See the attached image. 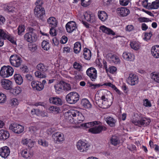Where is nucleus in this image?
I'll list each match as a JSON object with an SVG mask.
<instances>
[{
  "mask_svg": "<svg viewBox=\"0 0 159 159\" xmlns=\"http://www.w3.org/2000/svg\"><path fill=\"white\" fill-rule=\"evenodd\" d=\"M95 100L96 103L100 107L105 109L108 108L112 105L113 97L110 91L103 89L97 92Z\"/></svg>",
  "mask_w": 159,
  "mask_h": 159,
  "instance_id": "f257e3e1",
  "label": "nucleus"
},
{
  "mask_svg": "<svg viewBox=\"0 0 159 159\" xmlns=\"http://www.w3.org/2000/svg\"><path fill=\"white\" fill-rule=\"evenodd\" d=\"M69 116L68 120L71 123H80L83 121L84 118L82 114L75 110L69 111Z\"/></svg>",
  "mask_w": 159,
  "mask_h": 159,
  "instance_id": "f03ea898",
  "label": "nucleus"
},
{
  "mask_svg": "<svg viewBox=\"0 0 159 159\" xmlns=\"http://www.w3.org/2000/svg\"><path fill=\"white\" fill-rule=\"evenodd\" d=\"M38 71L34 73L35 76L39 78H44L46 77V75L43 74L47 71L48 67L43 63H40L36 66Z\"/></svg>",
  "mask_w": 159,
  "mask_h": 159,
  "instance_id": "7ed1b4c3",
  "label": "nucleus"
},
{
  "mask_svg": "<svg viewBox=\"0 0 159 159\" xmlns=\"http://www.w3.org/2000/svg\"><path fill=\"white\" fill-rule=\"evenodd\" d=\"M29 32L26 33L24 37L25 40L27 42L32 43L35 42L37 39V35L36 34V30L33 28H29Z\"/></svg>",
  "mask_w": 159,
  "mask_h": 159,
  "instance_id": "20e7f679",
  "label": "nucleus"
},
{
  "mask_svg": "<svg viewBox=\"0 0 159 159\" xmlns=\"http://www.w3.org/2000/svg\"><path fill=\"white\" fill-rule=\"evenodd\" d=\"M76 146L78 150L80 152H85L89 149L90 145L87 141L80 140L77 142Z\"/></svg>",
  "mask_w": 159,
  "mask_h": 159,
  "instance_id": "39448f33",
  "label": "nucleus"
},
{
  "mask_svg": "<svg viewBox=\"0 0 159 159\" xmlns=\"http://www.w3.org/2000/svg\"><path fill=\"white\" fill-rule=\"evenodd\" d=\"M14 70L10 66H4L0 70V75L3 78H7L11 76Z\"/></svg>",
  "mask_w": 159,
  "mask_h": 159,
  "instance_id": "423d86ee",
  "label": "nucleus"
},
{
  "mask_svg": "<svg viewBox=\"0 0 159 159\" xmlns=\"http://www.w3.org/2000/svg\"><path fill=\"white\" fill-rule=\"evenodd\" d=\"M9 60L11 65L16 67H20L23 61L20 57L16 54L11 55L10 57Z\"/></svg>",
  "mask_w": 159,
  "mask_h": 159,
  "instance_id": "0eeeda50",
  "label": "nucleus"
},
{
  "mask_svg": "<svg viewBox=\"0 0 159 159\" xmlns=\"http://www.w3.org/2000/svg\"><path fill=\"white\" fill-rule=\"evenodd\" d=\"M67 102L71 104H75L79 99V95L76 92H72L68 93L66 97Z\"/></svg>",
  "mask_w": 159,
  "mask_h": 159,
  "instance_id": "6e6552de",
  "label": "nucleus"
},
{
  "mask_svg": "<svg viewBox=\"0 0 159 159\" xmlns=\"http://www.w3.org/2000/svg\"><path fill=\"white\" fill-rule=\"evenodd\" d=\"M150 122L149 119L146 117H143L140 120H133L132 121L135 125L140 127L146 126L149 124Z\"/></svg>",
  "mask_w": 159,
  "mask_h": 159,
  "instance_id": "1a4fd4ad",
  "label": "nucleus"
},
{
  "mask_svg": "<svg viewBox=\"0 0 159 159\" xmlns=\"http://www.w3.org/2000/svg\"><path fill=\"white\" fill-rule=\"evenodd\" d=\"M127 82L129 84L134 86L138 83L139 78L136 75L133 73H130L127 79Z\"/></svg>",
  "mask_w": 159,
  "mask_h": 159,
  "instance_id": "9d476101",
  "label": "nucleus"
},
{
  "mask_svg": "<svg viewBox=\"0 0 159 159\" xmlns=\"http://www.w3.org/2000/svg\"><path fill=\"white\" fill-rule=\"evenodd\" d=\"M52 139L56 143H61L65 140L64 134L60 132H56L52 136Z\"/></svg>",
  "mask_w": 159,
  "mask_h": 159,
  "instance_id": "9b49d317",
  "label": "nucleus"
},
{
  "mask_svg": "<svg viewBox=\"0 0 159 159\" xmlns=\"http://www.w3.org/2000/svg\"><path fill=\"white\" fill-rule=\"evenodd\" d=\"M9 128L10 130L17 134L21 133L24 130L23 126L16 123L11 124L9 126Z\"/></svg>",
  "mask_w": 159,
  "mask_h": 159,
  "instance_id": "f8f14e48",
  "label": "nucleus"
},
{
  "mask_svg": "<svg viewBox=\"0 0 159 159\" xmlns=\"http://www.w3.org/2000/svg\"><path fill=\"white\" fill-rule=\"evenodd\" d=\"M87 75L92 81H94L97 78V71L93 67L89 68L86 71Z\"/></svg>",
  "mask_w": 159,
  "mask_h": 159,
  "instance_id": "ddd939ff",
  "label": "nucleus"
},
{
  "mask_svg": "<svg viewBox=\"0 0 159 159\" xmlns=\"http://www.w3.org/2000/svg\"><path fill=\"white\" fill-rule=\"evenodd\" d=\"M99 124H98V125ZM97 126L89 128V131L93 134H98L101 133L102 131H105L106 129V128L102 125H97Z\"/></svg>",
  "mask_w": 159,
  "mask_h": 159,
  "instance_id": "4468645a",
  "label": "nucleus"
},
{
  "mask_svg": "<svg viewBox=\"0 0 159 159\" xmlns=\"http://www.w3.org/2000/svg\"><path fill=\"white\" fill-rule=\"evenodd\" d=\"M66 28L67 32L72 33L77 29V27L75 21H70L66 24Z\"/></svg>",
  "mask_w": 159,
  "mask_h": 159,
  "instance_id": "2eb2a0df",
  "label": "nucleus"
},
{
  "mask_svg": "<svg viewBox=\"0 0 159 159\" xmlns=\"http://www.w3.org/2000/svg\"><path fill=\"white\" fill-rule=\"evenodd\" d=\"M83 17L84 20L90 23H93L95 20L94 14L89 11L84 12L83 14Z\"/></svg>",
  "mask_w": 159,
  "mask_h": 159,
  "instance_id": "dca6fc26",
  "label": "nucleus"
},
{
  "mask_svg": "<svg viewBox=\"0 0 159 159\" xmlns=\"http://www.w3.org/2000/svg\"><path fill=\"white\" fill-rule=\"evenodd\" d=\"M31 85L34 90L38 91L42 90L44 88V86L41 83L38 81H32Z\"/></svg>",
  "mask_w": 159,
  "mask_h": 159,
  "instance_id": "f3484780",
  "label": "nucleus"
},
{
  "mask_svg": "<svg viewBox=\"0 0 159 159\" xmlns=\"http://www.w3.org/2000/svg\"><path fill=\"white\" fill-rule=\"evenodd\" d=\"M34 14L38 18L41 19H42L43 16L45 14L44 8L43 7H35L34 9Z\"/></svg>",
  "mask_w": 159,
  "mask_h": 159,
  "instance_id": "a211bd4d",
  "label": "nucleus"
},
{
  "mask_svg": "<svg viewBox=\"0 0 159 159\" xmlns=\"http://www.w3.org/2000/svg\"><path fill=\"white\" fill-rule=\"evenodd\" d=\"M107 56L111 63L117 64H120V62L119 57L116 55L109 53L107 54Z\"/></svg>",
  "mask_w": 159,
  "mask_h": 159,
  "instance_id": "6ab92c4d",
  "label": "nucleus"
},
{
  "mask_svg": "<svg viewBox=\"0 0 159 159\" xmlns=\"http://www.w3.org/2000/svg\"><path fill=\"white\" fill-rule=\"evenodd\" d=\"M1 83L2 87L6 90H9L10 91L12 87V82L7 79L2 80Z\"/></svg>",
  "mask_w": 159,
  "mask_h": 159,
  "instance_id": "aec40b11",
  "label": "nucleus"
},
{
  "mask_svg": "<svg viewBox=\"0 0 159 159\" xmlns=\"http://www.w3.org/2000/svg\"><path fill=\"white\" fill-rule=\"evenodd\" d=\"M10 150L9 148L7 146H4L0 148V155L2 158H6L9 155Z\"/></svg>",
  "mask_w": 159,
  "mask_h": 159,
  "instance_id": "412c9836",
  "label": "nucleus"
},
{
  "mask_svg": "<svg viewBox=\"0 0 159 159\" xmlns=\"http://www.w3.org/2000/svg\"><path fill=\"white\" fill-rule=\"evenodd\" d=\"M116 12L119 15L123 17L127 16L130 13L129 9L123 7L118 8Z\"/></svg>",
  "mask_w": 159,
  "mask_h": 159,
  "instance_id": "4be33fe9",
  "label": "nucleus"
},
{
  "mask_svg": "<svg viewBox=\"0 0 159 159\" xmlns=\"http://www.w3.org/2000/svg\"><path fill=\"white\" fill-rule=\"evenodd\" d=\"M122 57L126 61H133L135 58V56L133 54L127 52L123 53Z\"/></svg>",
  "mask_w": 159,
  "mask_h": 159,
  "instance_id": "5701e85b",
  "label": "nucleus"
},
{
  "mask_svg": "<svg viewBox=\"0 0 159 159\" xmlns=\"http://www.w3.org/2000/svg\"><path fill=\"white\" fill-rule=\"evenodd\" d=\"M152 56L156 58H159V45L153 46L151 49Z\"/></svg>",
  "mask_w": 159,
  "mask_h": 159,
  "instance_id": "b1692460",
  "label": "nucleus"
},
{
  "mask_svg": "<svg viewBox=\"0 0 159 159\" xmlns=\"http://www.w3.org/2000/svg\"><path fill=\"white\" fill-rule=\"evenodd\" d=\"M49 101L50 103L57 105H61L62 104L61 99L57 97L50 98Z\"/></svg>",
  "mask_w": 159,
  "mask_h": 159,
  "instance_id": "393cba45",
  "label": "nucleus"
},
{
  "mask_svg": "<svg viewBox=\"0 0 159 159\" xmlns=\"http://www.w3.org/2000/svg\"><path fill=\"white\" fill-rule=\"evenodd\" d=\"M97 14L98 18L102 21H105L108 18L107 14L104 11H99Z\"/></svg>",
  "mask_w": 159,
  "mask_h": 159,
  "instance_id": "a878e982",
  "label": "nucleus"
},
{
  "mask_svg": "<svg viewBox=\"0 0 159 159\" xmlns=\"http://www.w3.org/2000/svg\"><path fill=\"white\" fill-rule=\"evenodd\" d=\"M100 30L103 33L109 35H113L115 34V33L110 28H107L104 25L101 26L100 27Z\"/></svg>",
  "mask_w": 159,
  "mask_h": 159,
  "instance_id": "bb28decb",
  "label": "nucleus"
},
{
  "mask_svg": "<svg viewBox=\"0 0 159 159\" xmlns=\"http://www.w3.org/2000/svg\"><path fill=\"white\" fill-rule=\"evenodd\" d=\"M16 2H15L8 3L6 7H4L5 11L9 12H13L15 11Z\"/></svg>",
  "mask_w": 159,
  "mask_h": 159,
  "instance_id": "cd10ccee",
  "label": "nucleus"
},
{
  "mask_svg": "<svg viewBox=\"0 0 159 159\" xmlns=\"http://www.w3.org/2000/svg\"><path fill=\"white\" fill-rule=\"evenodd\" d=\"M9 136V133L7 130L2 129L0 130V140H6Z\"/></svg>",
  "mask_w": 159,
  "mask_h": 159,
  "instance_id": "c85d7f7f",
  "label": "nucleus"
},
{
  "mask_svg": "<svg viewBox=\"0 0 159 159\" xmlns=\"http://www.w3.org/2000/svg\"><path fill=\"white\" fill-rule=\"evenodd\" d=\"M47 21L50 26L51 27H56L57 26V21L55 17H50L47 19Z\"/></svg>",
  "mask_w": 159,
  "mask_h": 159,
  "instance_id": "c756f323",
  "label": "nucleus"
},
{
  "mask_svg": "<svg viewBox=\"0 0 159 159\" xmlns=\"http://www.w3.org/2000/svg\"><path fill=\"white\" fill-rule=\"evenodd\" d=\"M100 123L99 121H94L81 124V126L84 128H89L94 125H98Z\"/></svg>",
  "mask_w": 159,
  "mask_h": 159,
  "instance_id": "7c9ffc66",
  "label": "nucleus"
},
{
  "mask_svg": "<svg viewBox=\"0 0 159 159\" xmlns=\"http://www.w3.org/2000/svg\"><path fill=\"white\" fill-rule=\"evenodd\" d=\"M22 143L27 146L32 148L33 146L34 143L33 141L30 139L27 138H25L22 139Z\"/></svg>",
  "mask_w": 159,
  "mask_h": 159,
  "instance_id": "2f4dec72",
  "label": "nucleus"
},
{
  "mask_svg": "<svg viewBox=\"0 0 159 159\" xmlns=\"http://www.w3.org/2000/svg\"><path fill=\"white\" fill-rule=\"evenodd\" d=\"M14 79L16 84L20 85L23 82V79L22 76L19 74H15L14 76Z\"/></svg>",
  "mask_w": 159,
  "mask_h": 159,
  "instance_id": "473e14b6",
  "label": "nucleus"
},
{
  "mask_svg": "<svg viewBox=\"0 0 159 159\" xmlns=\"http://www.w3.org/2000/svg\"><path fill=\"white\" fill-rule=\"evenodd\" d=\"M22 92L21 88L19 86H17L13 88H12L10 91L11 93L15 95H17L20 94Z\"/></svg>",
  "mask_w": 159,
  "mask_h": 159,
  "instance_id": "72a5a7b5",
  "label": "nucleus"
},
{
  "mask_svg": "<svg viewBox=\"0 0 159 159\" xmlns=\"http://www.w3.org/2000/svg\"><path fill=\"white\" fill-rule=\"evenodd\" d=\"M131 47L135 50H138L141 48V44L138 42L136 41H131L130 43Z\"/></svg>",
  "mask_w": 159,
  "mask_h": 159,
  "instance_id": "f704fd0d",
  "label": "nucleus"
},
{
  "mask_svg": "<svg viewBox=\"0 0 159 159\" xmlns=\"http://www.w3.org/2000/svg\"><path fill=\"white\" fill-rule=\"evenodd\" d=\"M81 104L85 108H90L92 107V105L89 101L87 99H83L81 101Z\"/></svg>",
  "mask_w": 159,
  "mask_h": 159,
  "instance_id": "c9c22d12",
  "label": "nucleus"
},
{
  "mask_svg": "<svg viewBox=\"0 0 159 159\" xmlns=\"http://www.w3.org/2000/svg\"><path fill=\"white\" fill-rule=\"evenodd\" d=\"M83 55L85 59L89 60L91 57V51L87 48H85L84 50Z\"/></svg>",
  "mask_w": 159,
  "mask_h": 159,
  "instance_id": "e433bc0d",
  "label": "nucleus"
},
{
  "mask_svg": "<svg viewBox=\"0 0 159 159\" xmlns=\"http://www.w3.org/2000/svg\"><path fill=\"white\" fill-rule=\"evenodd\" d=\"M5 35L3 36V39H7L12 43H15V38L12 35H11L7 33L5 34Z\"/></svg>",
  "mask_w": 159,
  "mask_h": 159,
  "instance_id": "4c0bfd02",
  "label": "nucleus"
},
{
  "mask_svg": "<svg viewBox=\"0 0 159 159\" xmlns=\"http://www.w3.org/2000/svg\"><path fill=\"white\" fill-rule=\"evenodd\" d=\"M81 46L80 43L79 42H76L74 44V52L76 53L80 52L81 51Z\"/></svg>",
  "mask_w": 159,
  "mask_h": 159,
  "instance_id": "58836bf2",
  "label": "nucleus"
},
{
  "mask_svg": "<svg viewBox=\"0 0 159 159\" xmlns=\"http://www.w3.org/2000/svg\"><path fill=\"white\" fill-rule=\"evenodd\" d=\"M54 88L56 92L58 93H60L61 92H63V86L62 82L56 84L54 85Z\"/></svg>",
  "mask_w": 159,
  "mask_h": 159,
  "instance_id": "ea45409f",
  "label": "nucleus"
},
{
  "mask_svg": "<svg viewBox=\"0 0 159 159\" xmlns=\"http://www.w3.org/2000/svg\"><path fill=\"white\" fill-rule=\"evenodd\" d=\"M107 123L110 126L113 127L115 125L116 120L113 118L111 117H108L106 119Z\"/></svg>",
  "mask_w": 159,
  "mask_h": 159,
  "instance_id": "a19ab883",
  "label": "nucleus"
},
{
  "mask_svg": "<svg viewBox=\"0 0 159 159\" xmlns=\"http://www.w3.org/2000/svg\"><path fill=\"white\" fill-rule=\"evenodd\" d=\"M21 155L23 157L26 159L30 158L32 156V154L28 152L27 149H24L22 151Z\"/></svg>",
  "mask_w": 159,
  "mask_h": 159,
  "instance_id": "79ce46f5",
  "label": "nucleus"
},
{
  "mask_svg": "<svg viewBox=\"0 0 159 159\" xmlns=\"http://www.w3.org/2000/svg\"><path fill=\"white\" fill-rule=\"evenodd\" d=\"M152 79L155 82L159 83V73L154 72L151 74Z\"/></svg>",
  "mask_w": 159,
  "mask_h": 159,
  "instance_id": "37998d69",
  "label": "nucleus"
},
{
  "mask_svg": "<svg viewBox=\"0 0 159 159\" xmlns=\"http://www.w3.org/2000/svg\"><path fill=\"white\" fill-rule=\"evenodd\" d=\"M41 45L44 50L48 51L49 49V43L47 41L43 40L42 43Z\"/></svg>",
  "mask_w": 159,
  "mask_h": 159,
  "instance_id": "c03bdc74",
  "label": "nucleus"
},
{
  "mask_svg": "<svg viewBox=\"0 0 159 159\" xmlns=\"http://www.w3.org/2000/svg\"><path fill=\"white\" fill-rule=\"evenodd\" d=\"M152 9H157L159 7V0H155L150 6Z\"/></svg>",
  "mask_w": 159,
  "mask_h": 159,
  "instance_id": "a18cd8bd",
  "label": "nucleus"
},
{
  "mask_svg": "<svg viewBox=\"0 0 159 159\" xmlns=\"http://www.w3.org/2000/svg\"><path fill=\"white\" fill-rule=\"evenodd\" d=\"M63 91H68L71 90V87L70 85L68 83H65L63 81L62 82Z\"/></svg>",
  "mask_w": 159,
  "mask_h": 159,
  "instance_id": "49530a36",
  "label": "nucleus"
},
{
  "mask_svg": "<svg viewBox=\"0 0 159 159\" xmlns=\"http://www.w3.org/2000/svg\"><path fill=\"white\" fill-rule=\"evenodd\" d=\"M111 143L115 146L117 145L119 143V140L116 136H113L111 139Z\"/></svg>",
  "mask_w": 159,
  "mask_h": 159,
  "instance_id": "de8ad7c7",
  "label": "nucleus"
},
{
  "mask_svg": "<svg viewBox=\"0 0 159 159\" xmlns=\"http://www.w3.org/2000/svg\"><path fill=\"white\" fill-rule=\"evenodd\" d=\"M49 111L54 114H57L59 112L58 107L56 106H52L49 108Z\"/></svg>",
  "mask_w": 159,
  "mask_h": 159,
  "instance_id": "09e8293b",
  "label": "nucleus"
},
{
  "mask_svg": "<svg viewBox=\"0 0 159 159\" xmlns=\"http://www.w3.org/2000/svg\"><path fill=\"white\" fill-rule=\"evenodd\" d=\"M18 34L21 35L25 30V26L24 25H19L17 29Z\"/></svg>",
  "mask_w": 159,
  "mask_h": 159,
  "instance_id": "8fccbe9b",
  "label": "nucleus"
},
{
  "mask_svg": "<svg viewBox=\"0 0 159 159\" xmlns=\"http://www.w3.org/2000/svg\"><path fill=\"white\" fill-rule=\"evenodd\" d=\"M10 104L11 106H16L19 104V101L16 98H12L10 100Z\"/></svg>",
  "mask_w": 159,
  "mask_h": 159,
  "instance_id": "3c124183",
  "label": "nucleus"
},
{
  "mask_svg": "<svg viewBox=\"0 0 159 159\" xmlns=\"http://www.w3.org/2000/svg\"><path fill=\"white\" fill-rule=\"evenodd\" d=\"M39 130V128L37 126H31L29 127L30 131L32 133H37Z\"/></svg>",
  "mask_w": 159,
  "mask_h": 159,
  "instance_id": "603ef678",
  "label": "nucleus"
},
{
  "mask_svg": "<svg viewBox=\"0 0 159 159\" xmlns=\"http://www.w3.org/2000/svg\"><path fill=\"white\" fill-rule=\"evenodd\" d=\"M73 67L75 69H77L79 71L81 70L82 68V66L80 64L76 62H75L73 64Z\"/></svg>",
  "mask_w": 159,
  "mask_h": 159,
  "instance_id": "864d4df0",
  "label": "nucleus"
},
{
  "mask_svg": "<svg viewBox=\"0 0 159 159\" xmlns=\"http://www.w3.org/2000/svg\"><path fill=\"white\" fill-rule=\"evenodd\" d=\"M38 143L39 145L44 147H47L48 145V143L44 139H39L38 140Z\"/></svg>",
  "mask_w": 159,
  "mask_h": 159,
  "instance_id": "5fc2aeb1",
  "label": "nucleus"
},
{
  "mask_svg": "<svg viewBox=\"0 0 159 159\" xmlns=\"http://www.w3.org/2000/svg\"><path fill=\"white\" fill-rule=\"evenodd\" d=\"M43 4V0H37L35 3V5L36 6L35 7H43L42 6Z\"/></svg>",
  "mask_w": 159,
  "mask_h": 159,
  "instance_id": "6e6d98bb",
  "label": "nucleus"
},
{
  "mask_svg": "<svg viewBox=\"0 0 159 159\" xmlns=\"http://www.w3.org/2000/svg\"><path fill=\"white\" fill-rule=\"evenodd\" d=\"M138 21L139 22H148L150 21H151V20L149 18L144 17H140L138 18Z\"/></svg>",
  "mask_w": 159,
  "mask_h": 159,
  "instance_id": "4d7b16f0",
  "label": "nucleus"
},
{
  "mask_svg": "<svg viewBox=\"0 0 159 159\" xmlns=\"http://www.w3.org/2000/svg\"><path fill=\"white\" fill-rule=\"evenodd\" d=\"M6 100V97L3 93H0V103H3L5 102Z\"/></svg>",
  "mask_w": 159,
  "mask_h": 159,
  "instance_id": "13d9d810",
  "label": "nucleus"
},
{
  "mask_svg": "<svg viewBox=\"0 0 159 159\" xmlns=\"http://www.w3.org/2000/svg\"><path fill=\"white\" fill-rule=\"evenodd\" d=\"M41 111L39 109H33L31 111V113L33 115H36L38 116H39Z\"/></svg>",
  "mask_w": 159,
  "mask_h": 159,
  "instance_id": "bf43d9fd",
  "label": "nucleus"
},
{
  "mask_svg": "<svg viewBox=\"0 0 159 159\" xmlns=\"http://www.w3.org/2000/svg\"><path fill=\"white\" fill-rule=\"evenodd\" d=\"M143 105L146 107H150L152 106L150 101L147 99L143 100Z\"/></svg>",
  "mask_w": 159,
  "mask_h": 159,
  "instance_id": "052dcab7",
  "label": "nucleus"
},
{
  "mask_svg": "<svg viewBox=\"0 0 159 159\" xmlns=\"http://www.w3.org/2000/svg\"><path fill=\"white\" fill-rule=\"evenodd\" d=\"M116 67L114 66H111L109 67L108 69V71L111 73H114L116 71Z\"/></svg>",
  "mask_w": 159,
  "mask_h": 159,
  "instance_id": "680f3d73",
  "label": "nucleus"
},
{
  "mask_svg": "<svg viewBox=\"0 0 159 159\" xmlns=\"http://www.w3.org/2000/svg\"><path fill=\"white\" fill-rule=\"evenodd\" d=\"M127 148L129 150L133 152H134L136 150V147L134 145H128Z\"/></svg>",
  "mask_w": 159,
  "mask_h": 159,
  "instance_id": "e2e57ef3",
  "label": "nucleus"
},
{
  "mask_svg": "<svg viewBox=\"0 0 159 159\" xmlns=\"http://www.w3.org/2000/svg\"><path fill=\"white\" fill-rule=\"evenodd\" d=\"M134 29V27L132 25H128L125 27L126 30L129 32L132 31Z\"/></svg>",
  "mask_w": 159,
  "mask_h": 159,
  "instance_id": "0e129e2a",
  "label": "nucleus"
},
{
  "mask_svg": "<svg viewBox=\"0 0 159 159\" xmlns=\"http://www.w3.org/2000/svg\"><path fill=\"white\" fill-rule=\"evenodd\" d=\"M152 35V33L151 32L146 33L145 35V39L146 40L149 39Z\"/></svg>",
  "mask_w": 159,
  "mask_h": 159,
  "instance_id": "69168bd1",
  "label": "nucleus"
},
{
  "mask_svg": "<svg viewBox=\"0 0 159 159\" xmlns=\"http://www.w3.org/2000/svg\"><path fill=\"white\" fill-rule=\"evenodd\" d=\"M129 0H120V3L122 6H126L128 5Z\"/></svg>",
  "mask_w": 159,
  "mask_h": 159,
  "instance_id": "338daca9",
  "label": "nucleus"
},
{
  "mask_svg": "<svg viewBox=\"0 0 159 159\" xmlns=\"http://www.w3.org/2000/svg\"><path fill=\"white\" fill-rule=\"evenodd\" d=\"M55 27H51V28L50 30L49 33L52 36L56 35V31L54 29Z\"/></svg>",
  "mask_w": 159,
  "mask_h": 159,
  "instance_id": "774afa93",
  "label": "nucleus"
}]
</instances>
